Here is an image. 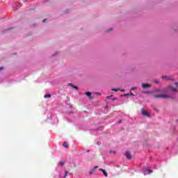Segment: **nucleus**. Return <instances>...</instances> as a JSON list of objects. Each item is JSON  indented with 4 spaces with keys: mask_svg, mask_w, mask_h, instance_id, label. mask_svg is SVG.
Wrapping results in <instances>:
<instances>
[{
    "mask_svg": "<svg viewBox=\"0 0 178 178\" xmlns=\"http://www.w3.org/2000/svg\"><path fill=\"white\" fill-rule=\"evenodd\" d=\"M63 165H65V162H63V161H60V162L58 163V165H59V166H62Z\"/></svg>",
    "mask_w": 178,
    "mask_h": 178,
    "instance_id": "16",
    "label": "nucleus"
},
{
    "mask_svg": "<svg viewBox=\"0 0 178 178\" xmlns=\"http://www.w3.org/2000/svg\"><path fill=\"white\" fill-rule=\"evenodd\" d=\"M152 91H145L144 94H152Z\"/></svg>",
    "mask_w": 178,
    "mask_h": 178,
    "instance_id": "17",
    "label": "nucleus"
},
{
    "mask_svg": "<svg viewBox=\"0 0 178 178\" xmlns=\"http://www.w3.org/2000/svg\"><path fill=\"white\" fill-rule=\"evenodd\" d=\"M47 19H44V20H43V22L44 23V22H47Z\"/></svg>",
    "mask_w": 178,
    "mask_h": 178,
    "instance_id": "29",
    "label": "nucleus"
},
{
    "mask_svg": "<svg viewBox=\"0 0 178 178\" xmlns=\"http://www.w3.org/2000/svg\"><path fill=\"white\" fill-rule=\"evenodd\" d=\"M129 95H130V94L127 93V94L124 95V97H128Z\"/></svg>",
    "mask_w": 178,
    "mask_h": 178,
    "instance_id": "21",
    "label": "nucleus"
},
{
    "mask_svg": "<svg viewBox=\"0 0 178 178\" xmlns=\"http://www.w3.org/2000/svg\"><path fill=\"white\" fill-rule=\"evenodd\" d=\"M125 156L128 159H131V154H130V152H126Z\"/></svg>",
    "mask_w": 178,
    "mask_h": 178,
    "instance_id": "7",
    "label": "nucleus"
},
{
    "mask_svg": "<svg viewBox=\"0 0 178 178\" xmlns=\"http://www.w3.org/2000/svg\"><path fill=\"white\" fill-rule=\"evenodd\" d=\"M87 152H90V150H87Z\"/></svg>",
    "mask_w": 178,
    "mask_h": 178,
    "instance_id": "32",
    "label": "nucleus"
},
{
    "mask_svg": "<svg viewBox=\"0 0 178 178\" xmlns=\"http://www.w3.org/2000/svg\"><path fill=\"white\" fill-rule=\"evenodd\" d=\"M13 8H15L16 10L19 9V3L14 4Z\"/></svg>",
    "mask_w": 178,
    "mask_h": 178,
    "instance_id": "14",
    "label": "nucleus"
},
{
    "mask_svg": "<svg viewBox=\"0 0 178 178\" xmlns=\"http://www.w3.org/2000/svg\"><path fill=\"white\" fill-rule=\"evenodd\" d=\"M97 95H99V93H97Z\"/></svg>",
    "mask_w": 178,
    "mask_h": 178,
    "instance_id": "33",
    "label": "nucleus"
},
{
    "mask_svg": "<svg viewBox=\"0 0 178 178\" xmlns=\"http://www.w3.org/2000/svg\"><path fill=\"white\" fill-rule=\"evenodd\" d=\"M130 95H132V97H134V94H133L132 92L130 93Z\"/></svg>",
    "mask_w": 178,
    "mask_h": 178,
    "instance_id": "28",
    "label": "nucleus"
},
{
    "mask_svg": "<svg viewBox=\"0 0 178 178\" xmlns=\"http://www.w3.org/2000/svg\"><path fill=\"white\" fill-rule=\"evenodd\" d=\"M151 88V84L149 83H142V88Z\"/></svg>",
    "mask_w": 178,
    "mask_h": 178,
    "instance_id": "6",
    "label": "nucleus"
},
{
    "mask_svg": "<svg viewBox=\"0 0 178 178\" xmlns=\"http://www.w3.org/2000/svg\"><path fill=\"white\" fill-rule=\"evenodd\" d=\"M63 146L64 147V148H68L69 147V145H67V142H64L63 143Z\"/></svg>",
    "mask_w": 178,
    "mask_h": 178,
    "instance_id": "13",
    "label": "nucleus"
},
{
    "mask_svg": "<svg viewBox=\"0 0 178 178\" xmlns=\"http://www.w3.org/2000/svg\"><path fill=\"white\" fill-rule=\"evenodd\" d=\"M90 92H86V95L89 97L90 99H94V97L91 95Z\"/></svg>",
    "mask_w": 178,
    "mask_h": 178,
    "instance_id": "8",
    "label": "nucleus"
},
{
    "mask_svg": "<svg viewBox=\"0 0 178 178\" xmlns=\"http://www.w3.org/2000/svg\"><path fill=\"white\" fill-rule=\"evenodd\" d=\"M120 89H116V88H113L112 89V91H115V92H118V91H120Z\"/></svg>",
    "mask_w": 178,
    "mask_h": 178,
    "instance_id": "18",
    "label": "nucleus"
},
{
    "mask_svg": "<svg viewBox=\"0 0 178 178\" xmlns=\"http://www.w3.org/2000/svg\"><path fill=\"white\" fill-rule=\"evenodd\" d=\"M1 70H3V67H0V72H1Z\"/></svg>",
    "mask_w": 178,
    "mask_h": 178,
    "instance_id": "27",
    "label": "nucleus"
},
{
    "mask_svg": "<svg viewBox=\"0 0 178 178\" xmlns=\"http://www.w3.org/2000/svg\"><path fill=\"white\" fill-rule=\"evenodd\" d=\"M54 122H58V118H56V117H54Z\"/></svg>",
    "mask_w": 178,
    "mask_h": 178,
    "instance_id": "22",
    "label": "nucleus"
},
{
    "mask_svg": "<svg viewBox=\"0 0 178 178\" xmlns=\"http://www.w3.org/2000/svg\"><path fill=\"white\" fill-rule=\"evenodd\" d=\"M97 130H99V128H98Z\"/></svg>",
    "mask_w": 178,
    "mask_h": 178,
    "instance_id": "34",
    "label": "nucleus"
},
{
    "mask_svg": "<svg viewBox=\"0 0 178 178\" xmlns=\"http://www.w3.org/2000/svg\"><path fill=\"white\" fill-rule=\"evenodd\" d=\"M68 175H69V171H65L64 175H62V174H60L59 177L60 178H66V177H67Z\"/></svg>",
    "mask_w": 178,
    "mask_h": 178,
    "instance_id": "5",
    "label": "nucleus"
},
{
    "mask_svg": "<svg viewBox=\"0 0 178 178\" xmlns=\"http://www.w3.org/2000/svg\"><path fill=\"white\" fill-rule=\"evenodd\" d=\"M154 98H162L163 99H166V98H170V95L165 94L156 95H154Z\"/></svg>",
    "mask_w": 178,
    "mask_h": 178,
    "instance_id": "2",
    "label": "nucleus"
},
{
    "mask_svg": "<svg viewBox=\"0 0 178 178\" xmlns=\"http://www.w3.org/2000/svg\"><path fill=\"white\" fill-rule=\"evenodd\" d=\"M152 173V170L151 169H146L143 171V175H151Z\"/></svg>",
    "mask_w": 178,
    "mask_h": 178,
    "instance_id": "4",
    "label": "nucleus"
},
{
    "mask_svg": "<svg viewBox=\"0 0 178 178\" xmlns=\"http://www.w3.org/2000/svg\"><path fill=\"white\" fill-rule=\"evenodd\" d=\"M69 86L72 87V88H74L75 90H76V91H77V90H79V88L77 86H74V85H73L72 83H70Z\"/></svg>",
    "mask_w": 178,
    "mask_h": 178,
    "instance_id": "12",
    "label": "nucleus"
},
{
    "mask_svg": "<svg viewBox=\"0 0 178 178\" xmlns=\"http://www.w3.org/2000/svg\"><path fill=\"white\" fill-rule=\"evenodd\" d=\"M97 144H98V145H99L101 144V143L99 142V143H97Z\"/></svg>",
    "mask_w": 178,
    "mask_h": 178,
    "instance_id": "31",
    "label": "nucleus"
},
{
    "mask_svg": "<svg viewBox=\"0 0 178 178\" xmlns=\"http://www.w3.org/2000/svg\"><path fill=\"white\" fill-rule=\"evenodd\" d=\"M110 154H115V151L111 150Z\"/></svg>",
    "mask_w": 178,
    "mask_h": 178,
    "instance_id": "23",
    "label": "nucleus"
},
{
    "mask_svg": "<svg viewBox=\"0 0 178 178\" xmlns=\"http://www.w3.org/2000/svg\"><path fill=\"white\" fill-rule=\"evenodd\" d=\"M154 83H155V84H159V81L155 79V80L154 81Z\"/></svg>",
    "mask_w": 178,
    "mask_h": 178,
    "instance_id": "19",
    "label": "nucleus"
},
{
    "mask_svg": "<svg viewBox=\"0 0 178 178\" xmlns=\"http://www.w3.org/2000/svg\"><path fill=\"white\" fill-rule=\"evenodd\" d=\"M177 122H178V120H177Z\"/></svg>",
    "mask_w": 178,
    "mask_h": 178,
    "instance_id": "35",
    "label": "nucleus"
},
{
    "mask_svg": "<svg viewBox=\"0 0 178 178\" xmlns=\"http://www.w3.org/2000/svg\"><path fill=\"white\" fill-rule=\"evenodd\" d=\"M169 91H172V92H176L177 91V88L173 87V86L170 85L168 87L165 88H159L157 89H154L152 90V92H169Z\"/></svg>",
    "mask_w": 178,
    "mask_h": 178,
    "instance_id": "1",
    "label": "nucleus"
},
{
    "mask_svg": "<svg viewBox=\"0 0 178 178\" xmlns=\"http://www.w3.org/2000/svg\"><path fill=\"white\" fill-rule=\"evenodd\" d=\"M142 115H143V116H147V118L151 117V115L149 114V113L145 111V110H144V108H142Z\"/></svg>",
    "mask_w": 178,
    "mask_h": 178,
    "instance_id": "3",
    "label": "nucleus"
},
{
    "mask_svg": "<svg viewBox=\"0 0 178 178\" xmlns=\"http://www.w3.org/2000/svg\"><path fill=\"white\" fill-rule=\"evenodd\" d=\"M175 84L176 85V87H177H177H178V83H177V82H175Z\"/></svg>",
    "mask_w": 178,
    "mask_h": 178,
    "instance_id": "25",
    "label": "nucleus"
},
{
    "mask_svg": "<svg viewBox=\"0 0 178 178\" xmlns=\"http://www.w3.org/2000/svg\"><path fill=\"white\" fill-rule=\"evenodd\" d=\"M107 99H112V96L107 97Z\"/></svg>",
    "mask_w": 178,
    "mask_h": 178,
    "instance_id": "20",
    "label": "nucleus"
},
{
    "mask_svg": "<svg viewBox=\"0 0 178 178\" xmlns=\"http://www.w3.org/2000/svg\"><path fill=\"white\" fill-rule=\"evenodd\" d=\"M136 87H133V88H131V90L132 91H134V90H136Z\"/></svg>",
    "mask_w": 178,
    "mask_h": 178,
    "instance_id": "24",
    "label": "nucleus"
},
{
    "mask_svg": "<svg viewBox=\"0 0 178 178\" xmlns=\"http://www.w3.org/2000/svg\"><path fill=\"white\" fill-rule=\"evenodd\" d=\"M163 80H172L169 76H162Z\"/></svg>",
    "mask_w": 178,
    "mask_h": 178,
    "instance_id": "11",
    "label": "nucleus"
},
{
    "mask_svg": "<svg viewBox=\"0 0 178 178\" xmlns=\"http://www.w3.org/2000/svg\"><path fill=\"white\" fill-rule=\"evenodd\" d=\"M121 91H122V92H124V90H121Z\"/></svg>",
    "mask_w": 178,
    "mask_h": 178,
    "instance_id": "30",
    "label": "nucleus"
},
{
    "mask_svg": "<svg viewBox=\"0 0 178 178\" xmlns=\"http://www.w3.org/2000/svg\"><path fill=\"white\" fill-rule=\"evenodd\" d=\"M100 172H102L103 175L105 176V177H108V172L102 168H99Z\"/></svg>",
    "mask_w": 178,
    "mask_h": 178,
    "instance_id": "9",
    "label": "nucleus"
},
{
    "mask_svg": "<svg viewBox=\"0 0 178 178\" xmlns=\"http://www.w3.org/2000/svg\"><path fill=\"white\" fill-rule=\"evenodd\" d=\"M118 123V124H120V123H122V120H120Z\"/></svg>",
    "mask_w": 178,
    "mask_h": 178,
    "instance_id": "26",
    "label": "nucleus"
},
{
    "mask_svg": "<svg viewBox=\"0 0 178 178\" xmlns=\"http://www.w3.org/2000/svg\"><path fill=\"white\" fill-rule=\"evenodd\" d=\"M44 98H51V95L50 94H46V95H44Z\"/></svg>",
    "mask_w": 178,
    "mask_h": 178,
    "instance_id": "15",
    "label": "nucleus"
},
{
    "mask_svg": "<svg viewBox=\"0 0 178 178\" xmlns=\"http://www.w3.org/2000/svg\"><path fill=\"white\" fill-rule=\"evenodd\" d=\"M97 169H98V166H95L92 170H91L89 172V175H92L94 173V172H95V170H97Z\"/></svg>",
    "mask_w": 178,
    "mask_h": 178,
    "instance_id": "10",
    "label": "nucleus"
}]
</instances>
